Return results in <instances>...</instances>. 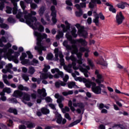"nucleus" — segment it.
<instances>
[{"instance_id": "36", "label": "nucleus", "mask_w": 129, "mask_h": 129, "mask_svg": "<svg viewBox=\"0 0 129 129\" xmlns=\"http://www.w3.org/2000/svg\"><path fill=\"white\" fill-rule=\"evenodd\" d=\"M72 101L69 100L68 103V106L69 107H70V109L73 112H74L75 111V107H74V106H72Z\"/></svg>"}, {"instance_id": "17", "label": "nucleus", "mask_w": 129, "mask_h": 129, "mask_svg": "<svg viewBox=\"0 0 129 129\" xmlns=\"http://www.w3.org/2000/svg\"><path fill=\"white\" fill-rule=\"evenodd\" d=\"M21 99H22L23 102L26 104L27 103H26L25 101H30V100H31V95L28 93L23 92Z\"/></svg>"}, {"instance_id": "51", "label": "nucleus", "mask_w": 129, "mask_h": 129, "mask_svg": "<svg viewBox=\"0 0 129 129\" xmlns=\"http://www.w3.org/2000/svg\"><path fill=\"white\" fill-rule=\"evenodd\" d=\"M49 107L51 108L52 109L54 110L53 111L54 113L55 114V112H58V111H57V110H56V108H55V105L53 104H49Z\"/></svg>"}, {"instance_id": "47", "label": "nucleus", "mask_w": 129, "mask_h": 129, "mask_svg": "<svg viewBox=\"0 0 129 129\" xmlns=\"http://www.w3.org/2000/svg\"><path fill=\"white\" fill-rule=\"evenodd\" d=\"M39 63V61L38 60L34 58L32 60V61L30 62V65H32L33 66H36L37 64Z\"/></svg>"}, {"instance_id": "59", "label": "nucleus", "mask_w": 129, "mask_h": 129, "mask_svg": "<svg viewBox=\"0 0 129 129\" xmlns=\"http://www.w3.org/2000/svg\"><path fill=\"white\" fill-rule=\"evenodd\" d=\"M22 78L26 82L29 80V77H28V76H27V75L25 74L22 75Z\"/></svg>"}, {"instance_id": "54", "label": "nucleus", "mask_w": 129, "mask_h": 129, "mask_svg": "<svg viewBox=\"0 0 129 129\" xmlns=\"http://www.w3.org/2000/svg\"><path fill=\"white\" fill-rule=\"evenodd\" d=\"M53 54L52 53H48L46 56V59L47 60H52L53 59Z\"/></svg>"}, {"instance_id": "30", "label": "nucleus", "mask_w": 129, "mask_h": 129, "mask_svg": "<svg viewBox=\"0 0 129 129\" xmlns=\"http://www.w3.org/2000/svg\"><path fill=\"white\" fill-rule=\"evenodd\" d=\"M68 86L71 89H72L73 87H74L75 88H77V85H76V84L74 82H68Z\"/></svg>"}, {"instance_id": "45", "label": "nucleus", "mask_w": 129, "mask_h": 129, "mask_svg": "<svg viewBox=\"0 0 129 129\" xmlns=\"http://www.w3.org/2000/svg\"><path fill=\"white\" fill-rule=\"evenodd\" d=\"M9 112H11V113H14V114H18V111L17 109H14L13 108H10L8 110Z\"/></svg>"}, {"instance_id": "56", "label": "nucleus", "mask_w": 129, "mask_h": 129, "mask_svg": "<svg viewBox=\"0 0 129 129\" xmlns=\"http://www.w3.org/2000/svg\"><path fill=\"white\" fill-rule=\"evenodd\" d=\"M62 101V100L61 99H58L57 100V102L59 104V107L60 108H62V107H63V104H62L61 102Z\"/></svg>"}, {"instance_id": "35", "label": "nucleus", "mask_w": 129, "mask_h": 129, "mask_svg": "<svg viewBox=\"0 0 129 129\" xmlns=\"http://www.w3.org/2000/svg\"><path fill=\"white\" fill-rule=\"evenodd\" d=\"M63 36H64V34L63 33V32L58 31V34L56 36V40H60L61 38H63Z\"/></svg>"}, {"instance_id": "38", "label": "nucleus", "mask_w": 129, "mask_h": 129, "mask_svg": "<svg viewBox=\"0 0 129 129\" xmlns=\"http://www.w3.org/2000/svg\"><path fill=\"white\" fill-rule=\"evenodd\" d=\"M79 51L80 52H78V51H77V53H81V54H82V53H83L84 52H90V51H89V49L85 48L83 47H81L79 49Z\"/></svg>"}, {"instance_id": "2", "label": "nucleus", "mask_w": 129, "mask_h": 129, "mask_svg": "<svg viewBox=\"0 0 129 129\" xmlns=\"http://www.w3.org/2000/svg\"><path fill=\"white\" fill-rule=\"evenodd\" d=\"M11 47H12V44L10 43H7L5 45L4 48L0 49V53H5L4 57H7L9 61H13V62H15L16 64H18V63H19L18 57L20 56V53L16 52L14 56L12 55V54H14L15 52L12 49H9L7 53V49H9V48H11Z\"/></svg>"}, {"instance_id": "40", "label": "nucleus", "mask_w": 129, "mask_h": 129, "mask_svg": "<svg viewBox=\"0 0 129 129\" xmlns=\"http://www.w3.org/2000/svg\"><path fill=\"white\" fill-rule=\"evenodd\" d=\"M35 71H36V70H35V68H34V67H30L29 68L28 73H29V74L33 75V74H34V73H35Z\"/></svg>"}, {"instance_id": "43", "label": "nucleus", "mask_w": 129, "mask_h": 129, "mask_svg": "<svg viewBox=\"0 0 129 129\" xmlns=\"http://www.w3.org/2000/svg\"><path fill=\"white\" fill-rule=\"evenodd\" d=\"M44 68L43 69V72H44V73H47V72H48V71L49 70V69H50V67L49 65H47V64H44Z\"/></svg>"}, {"instance_id": "13", "label": "nucleus", "mask_w": 129, "mask_h": 129, "mask_svg": "<svg viewBox=\"0 0 129 129\" xmlns=\"http://www.w3.org/2000/svg\"><path fill=\"white\" fill-rule=\"evenodd\" d=\"M95 74L96 76L97 79L95 80V81L98 84H100V83H102L103 82V77L101 74L99 73V71L96 70L95 72Z\"/></svg>"}, {"instance_id": "16", "label": "nucleus", "mask_w": 129, "mask_h": 129, "mask_svg": "<svg viewBox=\"0 0 129 129\" xmlns=\"http://www.w3.org/2000/svg\"><path fill=\"white\" fill-rule=\"evenodd\" d=\"M3 80L5 84L6 85H8V86H11L12 88H17V86L15 84H11V83L9 82L8 80V76L6 75H4L3 76Z\"/></svg>"}, {"instance_id": "28", "label": "nucleus", "mask_w": 129, "mask_h": 129, "mask_svg": "<svg viewBox=\"0 0 129 129\" xmlns=\"http://www.w3.org/2000/svg\"><path fill=\"white\" fill-rule=\"evenodd\" d=\"M3 22H4V19L1 18L0 17V27L1 28H3V29H6V30H8L9 29V26L5 24H3Z\"/></svg>"}, {"instance_id": "57", "label": "nucleus", "mask_w": 129, "mask_h": 129, "mask_svg": "<svg viewBox=\"0 0 129 129\" xmlns=\"http://www.w3.org/2000/svg\"><path fill=\"white\" fill-rule=\"evenodd\" d=\"M8 21L9 23H11V24L13 23H15V19L13 18V17L10 16L8 19Z\"/></svg>"}, {"instance_id": "4", "label": "nucleus", "mask_w": 129, "mask_h": 129, "mask_svg": "<svg viewBox=\"0 0 129 129\" xmlns=\"http://www.w3.org/2000/svg\"><path fill=\"white\" fill-rule=\"evenodd\" d=\"M63 46L64 47H66L67 50H70V51H72V54L73 55V54H76L77 55V57L78 58V60H77V63L79 64L80 65H81L82 63V61H83V59H82V53L79 52L77 53L78 52V48H77V45H76L75 44H73L72 46H70L68 45V41L64 40L63 42Z\"/></svg>"}, {"instance_id": "26", "label": "nucleus", "mask_w": 129, "mask_h": 129, "mask_svg": "<svg viewBox=\"0 0 129 129\" xmlns=\"http://www.w3.org/2000/svg\"><path fill=\"white\" fill-rule=\"evenodd\" d=\"M38 93L41 96H43V97H45V96H47V93H46V89L44 88L42 89V90L38 89Z\"/></svg>"}, {"instance_id": "46", "label": "nucleus", "mask_w": 129, "mask_h": 129, "mask_svg": "<svg viewBox=\"0 0 129 129\" xmlns=\"http://www.w3.org/2000/svg\"><path fill=\"white\" fill-rule=\"evenodd\" d=\"M73 93V91L70 90L68 92H63L62 94L64 96H67V95H71Z\"/></svg>"}, {"instance_id": "3", "label": "nucleus", "mask_w": 129, "mask_h": 129, "mask_svg": "<svg viewBox=\"0 0 129 129\" xmlns=\"http://www.w3.org/2000/svg\"><path fill=\"white\" fill-rule=\"evenodd\" d=\"M34 35L37 37V46L35 47V50L38 51L39 54H42V51H46V47L42 44V39H46L48 36L45 33L41 34L36 31L34 32Z\"/></svg>"}, {"instance_id": "60", "label": "nucleus", "mask_w": 129, "mask_h": 129, "mask_svg": "<svg viewBox=\"0 0 129 129\" xmlns=\"http://www.w3.org/2000/svg\"><path fill=\"white\" fill-rule=\"evenodd\" d=\"M63 80L64 82H67V81L69 80V76H68V75H66L63 78Z\"/></svg>"}, {"instance_id": "12", "label": "nucleus", "mask_w": 129, "mask_h": 129, "mask_svg": "<svg viewBox=\"0 0 129 129\" xmlns=\"http://www.w3.org/2000/svg\"><path fill=\"white\" fill-rule=\"evenodd\" d=\"M50 11L51 12V16L52 17V22L53 24H56L57 23V19H56L57 17V11L55 10V7L51 6Z\"/></svg>"}, {"instance_id": "14", "label": "nucleus", "mask_w": 129, "mask_h": 129, "mask_svg": "<svg viewBox=\"0 0 129 129\" xmlns=\"http://www.w3.org/2000/svg\"><path fill=\"white\" fill-rule=\"evenodd\" d=\"M64 24L66 26H65V25L64 24H61L57 25V28L58 29H60V28H61L62 29V31L63 33H66V32H67L68 30H70V24L68 23V21H66L64 22Z\"/></svg>"}, {"instance_id": "22", "label": "nucleus", "mask_w": 129, "mask_h": 129, "mask_svg": "<svg viewBox=\"0 0 129 129\" xmlns=\"http://www.w3.org/2000/svg\"><path fill=\"white\" fill-rule=\"evenodd\" d=\"M23 92L17 90H15L13 94V96H14V97H17V98H21L22 95H23Z\"/></svg>"}, {"instance_id": "61", "label": "nucleus", "mask_w": 129, "mask_h": 129, "mask_svg": "<svg viewBox=\"0 0 129 129\" xmlns=\"http://www.w3.org/2000/svg\"><path fill=\"white\" fill-rule=\"evenodd\" d=\"M25 58H27V54L26 53H22V55L20 56V60H24Z\"/></svg>"}, {"instance_id": "48", "label": "nucleus", "mask_w": 129, "mask_h": 129, "mask_svg": "<svg viewBox=\"0 0 129 129\" xmlns=\"http://www.w3.org/2000/svg\"><path fill=\"white\" fill-rule=\"evenodd\" d=\"M70 111V109L69 107L66 106L64 108L61 109V111L63 113H66V112H68Z\"/></svg>"}, {"instance_id": "21", "label": "nucleus", "mask_w": 129, "mask_h": 129, "mask_svg": "<svg viewBox=\"0 0 129 129\" xmlns=\"http://www.w3.org/2000/svg\"><path fill=\"white\" fill-rule=\"evenodd\" d=\"M91 3H90L89 4V7L91 9H93L94 8V5L93 4H94L95 5L96 4H98V5H100L101 4V1L100 0H91Z\"/></svg>"}, {"instance_id": "6", "label": "nucleus", "mask_w": 129, "mask_h": 129, "mask_svg": "<svg viewBox=\"0 0 129 129\" xmlns=\"http://www.w3.org/2000/svg\"><path fill=\"white\" fill-rule=\"evenodd\" d=\"M66 60L68 61L69 60H71L73 62L69 64L68 66H64L63 68L66 71L68 72L69 73H72V67L74 70H78V69H81V67H80V65L79 66H76V57L74 56V54H72L70 57L69 56H66Z\"/></svg>"}, {"instance_id": "9", "label": "nucleus", "mask_w": 129, "mask_h": 129, "mask_svg": "<svg viewBox=\"0 0 129 129\" xmlns=\"http://www.w3.org/2000/svg\"><path fill=\"white\" fill-rule=\"evenodd\" d=\"M66 37L69 41H71V44H76L77 42L80 43L82 45V46H87V42L86 41V40H84L82 38H80L79 39H76V40H73L72 39V36L71 34H70V33L67 32L66 34Z\"/></svg>"}, {"instance_id": "31", "label": "nucleus", "mask_w": 129, "mask_h": 129, "mask_svg": "<svg viewBox=\"0 0 129 129\" xmlns=\"http://www.w3.org/2000/svg\"><path fill=\"white\" fill-rule=\"evenodd\" d=\"M55 85L56 87H57V88H59V87H60V85H61V86H65L66 85V83L61 81H59L58 82H55Z\"/></svg>"}, {"instance_id": "8", "label": "nucleus", "mask_w": 129, "mask_h": 129, "mask_svg": "<svg viewBox=\"0 0 129 129\" xmlns=\"http://www.w3.org/2000/svg\"><path fill=\"white\" fill-rule=\"evenodd\" d=\"M66 37L69 41H71V44H76L77 42L80 43L82 45V46H87V42L86 41V40H84L82 38H80L79 39H76V40H73L72 39V36L71 34H70V33L67 32L66 34Z\"/></svg>"}, {"instance_id": "49", "label": "nucleus", "mask_w": 129, "mask_h": 129, "mask_svg": "<svg viewBox=\"0 0 129 129\" xmlns=\"http://www.w3.org/2000/svg\"><path fill=\"white\" fill-rule=\"evenodd\" d=\"M3 92H6V93H11L12 92V90H11V88L8 87H6L3 89Z\"/></svg>"}, {"instance_id": "29", "label": "nucleus", "mask_w": 129, "mask_h": 129, "mask_svg": "<svg viewBox=\"0 0 129 129\" xmlns=\"http://www.w3.org/2000/svg\"><path fill=\"white\" fill-rule=\"evenodd\" d=\"M71 33L72 35L73 36V37H74V38H77L78 35L76 34V32H77V31L76 30V28L75 27H71Z\"/></svg>"}, {"instance_id": "10", "label": "nucleus", "mask_w": 129, "mask_h": 129, "mask_svg": "<svg viewBox=\"0 0 129 129\" xmlns=\"http://www.w3.org/2000/svg\"><path fill=\"white\" fill-rule=\"evenodd\" d=\"M54 52L55 54V56L56 60H59V58H58V57H59L60 58L59 61L60 62V65H61V66H64V65H65V62H64V59L63 58V57H64V56H63V54H62V52L59 51V50L57 48H56L54 50Z\"/></svg>"}, {"instance_id": "19", "label": "nucleus", "mask_w": 129, "mask_h": 129, "mask_svg": "<svg viewBox=\"0 0 129 129\" xmlns=\"http://www.w3.org/2000/svg\"><path fill=\"white\" fill-rule=\"evenodd\" d=\"M40 78L41 79H47V78H49V79H52L53 78V75L50 73H42L41 74Z\"/></svg>"}, {"instance_id": "1", "label": "nucleus", "mask_w": 129, "mask_h": 129, "mask_svg": "<svg viewBox=\"0 0 129 129\" xmlns=\"http://www.w3.org/2000/svg\"><path fill=\"white\" fill-rule=\"evenodd\" d=\"M12 3L13 4V6L14 7L13 8V15H16V18L17 19H19L20 22H22L24 23L25 22V19L26 20V23L27 24V20H28L31 22L32 20L34 21L33 18H36V17H32V16H36L37 15V12L35 11H31L30 13L28 14V11L27 10H25L26 9V6H25V4H24V2H20V6L22 9L23 10V12L22 13L21 11V9L18 10L17 2H16V0H11ZM1 3H0V10L1 11H3L4 8H5V0H0ZM23 16H24V19L23 18Z\"/></svg>"}, {"instance_id": "5", "label": "nucleus", "mask_w": 129, "mask_h": 129, "mask_svg": "<svg viewBox=\"0 0 129 129\" xmlns=\"http://www.w3.org/2000/svg\"><path fill=\"white\" fill-rule=\"evenodd\" d=\"M76 81H80V82H84L85 83V86L87 88H90L92 86V90L94 93H99L100 92V88L99 87H95L96 84L89 80H87L84 78L78 77L75 78Z\"/></svg>"}, {"instance_id": "20", "label": "nucleus", "mask_w": 129, "mask_h": 129, "mask_svg": "<svg viewBox=\"0 0 129 129\" xmlns=\"http://www.w3.org/2000/svg\"><path fill=\"white\" fill-rule=\"evenodd\" d=\"M77 100L76 98L73 99V105L74 107H80L82 108L83 107V104L81 102H76Z\"/></svg>"}, {"instance_id": "55", "label": "nucleus", "mask_w": 129, "mask_h": 129, "mask_svg": "<svg viewBox=\"0 0 129 129\" xmlns=\"http://www.w3.org/2000/svg\"><path fill=\"white\" fill-rule=\"evenodd\" d=\"M83 15V12H82V11L79 10V12H76V17H81Z\"/></svg>"}, {"instance_id": "25", "label": "nucleus", "mask_w": 129, "mask_h": 129, "mask_svg": "<svg viewBox=\"0 0 129 129\" xmlns=\"http://www.w3.org/2000/svg\"><path fill=\"white\" fill-rule=\"evenodd\" d=\"M55 115L56 116V122L57 123H61L62 122V116L61 114H59L58 112H55Z\"/></svg>"}, {"instance_id": "39", "label": "nucleus", "mask_w": 129, "mask_h": 129, "mask_svg": "<svg viewBox=\"0 0 129 129\" xmlns=\"http://www.w3.org/2000/svg\"><path fill=\"white\" fill-rule=\"evenodd\" d=\"M26 125L29 128H33L36 126L35 123L33 122H28L27 123Z\"/></svg>"}, {"instance_id": "53", "label": "nucleus", "mask_w": 129, "mask_h": 129, "mask_svg": "<svg viewBox=\"0 0 129 129\" xmlns=\"http://www.w3.org/2000/svg\"><path fill=\"white\" fill-rule=\"evenodd\" d=\"M115 92H116V93H118V94L121 93V94H124V95H126V96L129 97V94H127L126 93L121 92L119 90H117V89H116L115 90Z\"/></svg>"}, {"instance_id": "42", "label": "nucleus", "mask_w": 129, "mask_h": 129, "mask_svg": "<svg viewBox=\"0 0 129 129\" xmlns=\"http://www.w3.org/2000/svg\"><path fill=\"white\" fill-rule=\"evenodd\" d=\"M126 5V3H119L117 4V7L119 8V9H122V10H123L125 8V5Z\"/></svg>"}, {"instance_id": "41", "label": "nucleus", "mask_w": 129, "mask_h": 129, "mask_svg": "<svg viewBox=\"0 0 129 129\" xmlns=\"http://www.w3.org/2000/svg\"><path fill=\"white\" fill-rule=\"evenodd\" d=\"M41 111L44 114H48L50 113V110L46 108H42L41 109Z\"/></svg>"}, {"instance_id": "63", "label": "nucleus", "mask_w": 129, "mask_h": 129, "mask_svg": "<svg viewBox=\"0 0 129 129\" xmlns=\"http://www.w3.org/2000/svg\"><path fill=\"white\" fill-rule=\"evenodd\" d=\"M109 10L110 12H112V13L116 12V10H115V9L113 8V6H110Z\"/></svg>"}, {"instance_id": "37", "label": "nucleus", "mask_w": 129, "mask_h": 129, "mask_svg": "<svg viewBox=\"0 0 129 129\" xmlns=\"http://www.w3.org/2000/svg\"><path fill=\"white\" fill-rule=\"evenodd\" d=\"M82 119L80 118L78 120H76L75 121L73 122V123H71L69 125V127H72V126H74V125H76V124H77L78 123H79V122H80V121H81Z\"/></svg>"}, {"instance_id": "34", "label": "nucleus", "mask_w": 129, "mask_h": 129, "mask_svg": "<svg viewBox=\"0 0 129 129\" xmlns=\"http://www.w3.org/2000/svg\"><path fill=\"white\" fill-rule=\"evenodd\" d=\"M21 63L23 65H27V66H29L31 65V62H30V60L29 59H24L21 60Z\"/></svg>"}, {"instance_id": "27", "label": "nucleus", "mask_w": 129, "mask_h": 129, "mask_svg": "<svg viewBox=\"0 0 129 129\" xmlns=\"http://www.w3.org/2000/svg\"><path fill=\"white\" fill-rule=\"evenodd\" d=\"M98 63L104 67H107V62L102 58L98 61Z\"/></svg>"}, {"instance_id": "64", "label": "nucleus", "mask_w": 129, "mask_h": 129, "mask_svg": "<svg viewBox=\"0 0 129 129\" xmlns=\"http://www.w3.org/2000/svg\"><path fill=\"white\" fill-rule=\"evenodd\" d=\"M64 117L68 119L69 120H71V117H70V115L69 113H66L64 114Z\"/></svg>"}, {"instance_id": "32", "label": "nucleus", "mask_w": 129, "mask_h": 129, "mask_svg": "<svg viewBox=\"0 0 129 129\" xmlns=\"http://www.w3.org/2000/svg\"><path fill=\"white\" fill-rule=\"evenodd\" d=\"M45 10H46V8L44 6H42L40 8L39 10L38 11V13L39 16H40V17H42V16L44 15V13H45Z\"/></svg>"}, {"instance_id": "23", "label": "nucleus", "mask_w": 129, "mask_h": 129, "mask_svg": "<svg viewBox=\"0 0 129 129\" xmlns=\"http://www.w3.org/2000/svg\"><path fill=\"white\" fill-rule=\"evenodd\" d=\"M51 71L53 74H54V73H55V72L58 73V74L60 75V77H61V78H63L64 77V74L63 73V72L60 71V70H59L57 68L52 69L51 70Z\"/></svg>"}, {"instance_id": "7", "label": "nucleus", "mask_w": 129, "mask_h": 129, "mask_svg": "<svg viewBox=\"0 0 129 129\" xmlns=\"http://www.w3.org/2000/svg\"><path fill=\"white\" fill-rule=\"evenodd\" d=\"M32 19L34 20H31V21L29 19H27V24L33 28V30H38L40 32H44V26L41 25V24L37 21V18L33 17Z\"/></svg>"}, {"instance_id": "15", "label": "nucleus", "mask_w": 129, "mask_h": 129, "mask_svg": "<svg viewBox=\"0 0 129 129\" xmlns=\"http://www.w3.org/2000/svg\"><path fill=\"white\" fill-rule=\"evenodd\" d=\"M124 20V17L122 15L121 12L118 13L116 16V22L118 25L122 24V22Z\"/></svg>"}, {"instance_id": "52", "label": "nucleus", "mask_w": 129, "mask_h": 129, "mask_svg": "<svg viewBox=\"0 0 129 129\" xmlns=\"http://www.w3.org/2000/svg\"><path fill=\"white\" fill-rule=\"evenodd\" d=\"M112 127H120V128L124 129V127L123 126V125L120 124H115L112 126Z\"/></svg>"}, {"instance_id": "44", "label": "nucleus", "mask_w": 129, "mask_h": 129, "mask_svg": "<svg viewBox=\"0 0 129 129\" xmlns=\"http://www.w3.org/2000/svg\"><path fill=\"white\" fill-rule=\"evenodd\" d=\"M87 61L89 65L90 66L91 68H94V63H93V61L90 59V58H87Z\"/></svg>"}, {"instance_id": "24", "label": "nucleus", "mask_w": 129, "mask_h": 129, "mask_svg": "<svg viewBox=\"0 0 129 129\" xmlns=\"http://www.w3.org/2000/svg\"><path fill=\"white\" fill-rule=\"evenodd\" d=\"M25 2L27 3V4H30V7L31 9L33 10H36L38 8V5H37L35 3H31L33 2V0H25Z\"/></svg>"}, {"instance_id": "62", "label": "nucleus", "mask_w": 129, "mask_h": 129, "mask_svg": "<svg viewBox=\"0 0 129 129\" xmlns=\"http://www.w3.org/2000/svg\"><path fill=\"white\" fill-rule=\"evenodd\" d=\"M93 22L95 23L96 26H98L99 25V20L96 18L94 19Z\"/></svg>"}, {"instance_id": "58", "label": "nucleus", "mask_w": 129, "mask_h": 129, "mask_svg": "<svg viewBox=\"0 0 129 129\" xmlns=\"http://www.w3.org/2000/svg\"><path fill=\"white\" fill-rule=\"evenodd\" d=\"M7 10H6V13H7V14H12V8H10L9 7H6Z\"/></svg>"}, {"instance_id": "50", "label": "nucleus", "mask_w": 129, "mask_h": 129, "mask_svg": "<svg viewBox=\"0 0 129 129\" xmlns=\"http://www.w3.org/2000/svg\"><path fill=\"white\" fill-rule=\"evenodd\" d=\"M82 71L83 72V74L85 77H88V74H90L89 72H88V71L86 70V69H82Z\"/></svg>"}, {"instance_id": "33", "label": "nucleus", "mask_w": 129, "mask_h": 129, "mask_svg": "<svg viewBox=\"0 0 129 129\" xmlns=\"http://www.w3.org/2000/svg\"><path fill=\"white\" fill-rule=\"evenodd\" d=\"M18 88L19 89V90L29 91V88H28L27 87H25L22 85H18Z\"/></svg>"}, {"instance_id": "18", "label": "nucleus", "mask_w": 129, "mask_h": 129, "mask_svg": "<svg viewBox=\"0 0 129 129\" xmlns=\"http://www.w3.org/2000/svg\"><path fill=\"white\" fill-rule=\"evenodd\" d=\"M12 68H13V64L12 63H9L6 66V69H3L2 70V72L5 74L9 72V73L13 74V72L11 71Z\"/></svg>"}, {"instance_id": "11", "label": "nucleus", "mask_w": 129, "mask_h": 129, "mask_svg": "<svg viewBox=\"0 0 129 129\" xmlns=\"http://www.w3.org/2000/svg\"><path fill=\"white\" fill-rule=\"evenodd\" d=\"M76 28L78 29V32H79V35L81 36V37H84V38H87V36L88 34L87 33V32L83 30V29H84V27L80 26V24H77L76 25Z\"/></svg>"}]
</instances>
